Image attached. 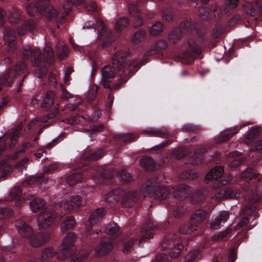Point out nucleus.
<instances>
[{
  "label": "nucleus",
  "instance_id": "29",
  "mask_svg": "<svg viewBox=\"0 0 262 262\" xmlns=\"http://www.w3.org/2000/svg\"><path fill=\"white\" fill-rule=\"evenodd\" d=\"M206 149L200 148L195 150L194 155L191 160V163L193 164H198L201 163L203 160V157L206 153Z\"/></svg>",
  "mask_w": 262,
  "mask_h": 262
},
{
  "label": "nucleus",
  "instance_id": "60",
  "mask_svg": "<svg viewBox=\"0 0 262 262\" xmlns=\"http://www.w3.org/2000/svg\"><path fill=\"white\" fill-rule=\"evenodd\" d=\"M21 193V189L19 187L14 188L10 193V196L8 198V200H11L15 199Z\"/></svg>",
  "mask_w": 262,
  "mask_h": 262
},
{
  "label": "nucleus",
  "instance_id": "57",
  "mask_svg": "<svg viewBox=\"0 0 262 262\" xmlns=\"http://www.w3.org/2000/svg\"><path fill=\"white\" fill-rule=\"evenodd\" d=\"M232 180V176L230 174H228L226 177H223L222 180L217 183V184L215 185H213V187L214 188H218L222 186H224L227 183H228Z\"/></svg>",
  "mask_w": 262,
  "mask_h": 262
},
{
  "label": "nucleus",
  "instance_id": "52",
  "mask_svg": "<svg viewBox=\"0 0 262 262\" xmlns=\"http://www.w3.org/2000/svg\"><path fill=\"white\" fill-rule=\"evenodd\" d=\"M226 191L225 194V198H237L239 195V193L238 190H234L231 188H227L225 189Z\"/></svg>",
  "mask_w": 262,
  "mask_h": 262
},
{
  "label": "nucleus",
  "instance_id": "34",
  "mask_svg": "<svg viewBox=\"0 0 262 262\" xmlns=\"http://www.w3.org/2000/svg\"><path fill=\"white\" fill-rule=\"evenodd\" d=\"M198 177V173L192 170H185L180 175V178L182 180H193L196 179Z\"/></svg>",
  "mask_w": 262,
  "mask_h": 262
},
{
  "label": "nucleus",
  "instance_id": "55",
  "mask_svg": "<svg viewBox=\"0 0 262 262\" xmlns=\"http://www.w3.org/2000/svg\"><path fill=\"white\" fill-rule=\"evenodd\" d=\"M243 10L250 16H254V9L251 3L248 2L245 3L243 5Z\"/></svg>",
  "mask_w": 262,
  "mask_h": 262
},
{
  "label": "nucleus",
  "instance_id": "37",
  "mask_svg": "<svg viewBox=\"0 0 262 262\" xmlns=\"http://www.w3.org/2000/svg\"><path fill=\"white\" fill-rule=\"evenodd\" d=\"M81 176L79 173H75L68 176L66 179V183L70 186L73 185L81 182Z\"/></svg>",
  "mask_w": 262,
  "mask_h": 262
},
{
  "label": "nucleus",
  "instance_id": "32",
  "mask_svg": "<svg viewBox=\"0 0 262 262\" xmlns=\"http://www.w3.org/2000/svg\"><path fill=\"white\" fill-rule=\"evenodd\" d=\"M164 30V25L162 23L158 21L154 24L151 27L149 31L150 35L158 36L161 34Z\"/></svg>",
  "mask_w": 262,
  "mask_h": 262
},
{
  "label": "nucleus",
  "instance_id": "44",
  "mask_svg": "<svg viewBox=\"0 0 262 262\" xmlns=\"http://www.w3.org/2000/svg\"><path fill=\"white\" fill-rule=\"evenodd\" d=\"M195 230V227L191 223L189 225H185L182 226L180 229V232L183 234H190L192 232Z\"/></svg>",
  "mask_w": 262,
  "mask_h": 262
},
{
  "label": "nucleus",
  "instance_id": "14",
  "mask_svg": "<svg viewBox=\"0 0 262 262\" xmlns=\"http://www.w3.org/2000/svg\"><path fill=\"white\" fill-rule=\"evenodd\" d=\"M240 127L236 126L225 129L218 137L216 142L221 143L229 140L234 135L237 133Z\"/></svg>",
  "mask_w": 262,
  "mask_h": 262
},
{
  "label": "nucleus",
  "instance_id": "10",
  "mask_svg": "<svg viewBox=\"0 0 262 262\" xmlns=\"http://www.w3.org/2000/svg\"><path fill=\"white\" fill-rule=\"evenodd\" d=\"M192 189L186 185L177 186L173 190V197L178 201H182L190 195Z\"/></svg>",
  "mask_w": 262,
  "mask_h": 262
},
{
  "label": "nucleus",
  "instance_id": "28",
  "mask_svg": "<svg viewBox=\"0 0 262 262\" xmlns=\"http://www.w3.org/2000/svg\"><path fill=\"white\" fill-rule=\"evenodd\" d=\"M31 209L33 212H36L45 206V201L40 198H35L30 203Z\"/></svg>",
  "mask_w": 262,
  "mask_h": 262
},
{
  "label": "nucleus",
  "instance_id": "1",
  "mask_svg": "<svg viewBox=\"0 0 262 262\" xmlns=\"http://www.w3.org/2000/svg\"><path fill=\"white\" fill-rule=\"evenodd\" d=\"M129 57V54L127 52H118L113 57V66H105L102 69L101 83L103 88H111V79L115 76L116 69L120 73V76H128L132 74L135 68L139 66V64L137 61H132L127 64Z\"/></svg>",
  "mask_w": 262,
  "mask_h": 262
},
{
  "label": "nucleus",
  "instance_id": "26",
  "mask_svg": "<svg viewBox=\"0 0 262 262\" xmlns=\"http://www.w3.org/2000/svg\"><path fill=\"white\" fill-rule=\"evenodd\" d=\"M206 215V212L204 210H200L196 211L191 216L190 221L191 223L195 227H197L198 225L204 220Z\"/></svg>",
  "mask_w": 262,
  "mask_h": 262
},
{
  "label": "nucleus",
  "instance_id": "41",
  "mask_svg": "<svg viewBox=\"0 0 262 262\" xmlns=\"http://www.w3.org/2000/svg\"><path fill=\"white\" fill-rule=\"evenodd\" d=\"M145 36V31L143 29H140L134 34L132 38V41L134 43H138L143 39Z\"/></svg>",
  "mask_w": 262,
  "mask_h": 262
},
{
  "label": "nucleus",
  "instance_id": "11",
  "mask_svg": "<svg viewBox=\"0 0 262 262\" xmlns=\"http://www.w3.org/2000/svg\"><path fill=\"white\" fill-rule=\"evenodd\" d=\"M15 225L18 233L21 236L28 238L32 235L33 232L32 228L24 221L20 220H17Z\"/></svg>",
  "mask_w": 262,
  "mask_h": 262
},
{
  "label": "nucleus",
  "instance_id": "38",
  "mask_svg": "<svg viewBox=\"0 0 262 262\" xmlns=\"http://www.w3.org/2000/svg\"><path fill=\"white\" fill-rule=\"evenodd\" d=\"M119 179L122 182L129 183L133 180V177L125 170H122L119 173Z\"/></svg>",
  "mask_w": 262,
  "mask_h": 262
},
{
  "label": "nucleus",
  "instance_id": "18",
  "mask_svg": "<svg viewBox=\"0 0 262 262\" xmlns=\"http://www.w3.org/2000/svg\"><path fill=\"white\" fill-rule=\"evenodd\" d=\"M105 215V210L100 208L94 210L91 214L89 221L91 225H95L99 222Z\"/></svg>",
  "mask_w": 262,
  "mask_h": 262
},
{
  "label": "nucleus",
  "instance_id": "39",
  "mask_svg": "<svg viewBox=\"0 0 262 262\" xmlns=\"http://www.w3.org/2000/svg\"><path fill=\"white\" fill-rule=\"evenodd\" d=\"M42 13H44L47 15L49 19H55L57 16L56 10L51 6L45 8L43 12L42 11Z\"/></svg>",
  "mask_w": 262,
  "mask_h": 262
},
{
  "label": "nucleus",
  "instance_id": "12",
  "mask_svg": "<svg viewBox=\"0 0 262 262\" xmlns=\"http://www.w3.org/2000/svg\"><path fill=\"white\" fill-rule=\"evenodd\" d=\"M229 216L230 214L228 211H222L220 214L210 223V227L214 230L220 228L228 221Z\"/></svg>",
  "mask_w": 262,
  "mask_h": 262
},
{
  "label": "nucleus",
  "instance_id": "24",
  "mask_svg": "<svg viewBox=\"0 0 262 262\" xmlns=\"http://www.w3.org/2000/svg\"><path fill=\"white\" fill-rule=\"evenodd\" d=\"M167 47V44L166 41L160 40L156 42L153 47V49L148 51L146 54V55H152L157 54L160 51L165 49Z\"/></svg>",
  "mask_w": 262,
  "mask_h": 262
},
{
  "label": "nucleus",
  "instance_id": "30",
  "mask_svg": "<svg viewBox=\"0 0 262 262\" xmlns=\"http://www.w3.org/2000/svg\"><path fill=\"white\" fill-rule=\"evenodd\" d=\"M129 24V20L127 17H121L116 22L115 30L117 32H120L125 29Z\"/></svg>",
  "mask_w": 262,
  "mask_h": 262
},
{
  "label": "nucleus",
  "instance_id": "22",
  "mask_svg": "<svg viewBox=\"0 0 262 262\" xmlns=\"http://www.w3.org/2000/svg\"><path fill=\"white\" fill-rule=\"evenodd\" d=\"M139 164L145 170L153 171L156 169L155 161L150 157H144L139 161Z\"/></svg>",
  "mask_w": 262,
  "mask_h": 262
},
{
  "label": "nucleus",
  "instance_id": "7",
  "mask_svg": "<svg viewBox=\"0 0 262 262\" xmlns=\"http://www.w3.org/2000/svg\"><path fill=\"white\" fill-rule=\"evenodd\" d=\"M55 220L56 216L54 213L45 209L38 215L36 221L38 228L40 229H43L51 226Z\"/></svg>",
  "mask_w": 262,
  "mask_h": 262
},
{
  "label": "nucleus",
  "instance_id": "63",
  "mask_svg": "<svg viewBox=\"0 0 262 262\" xmlns=\"http://www.w3.org/2000/svg\"><path fill=\"white\" fill-rule=\"evenodd\" d=\"M249 223V219L247 217H243L241 220L238 224L235 227L236 230H239L242 227H245Z\"/></svg>",
  "mask_w": 262,
  "mask_h": 262
},
{
  "label": "nucleus",
  "instance_id": "33",
  "mask_svg": "<svg viewBox=\"0 0 262 262\" xmlns=\"http://www.w3.org/2000/svg\"><path fill=\"white\" fill-rule=\"evenodd\" d=\"M75 223V221L73 216L66 217L61 226V231H66L67 230L72 228L74 226Z\"/></svg>",
  "mask_w": 262,
  "mask_h": 262
},
{
  "label": "nucleus",
  "instance_id": "19",
  "mask_svg": "<svg viewBox=\"0 0 262 262\" xmlns=\"http://www.w3.org/2000/svg\"><path fill=\"white\" fill-rule=\"evenodd\" d=\"M171 243L172 242H171ZM164 244L165 243H162V247L166 248ZM166 248H170L171 250V251L169 253V256L172 258H177L179 256L184 248V246L181 243L178 242L176 244L169 243L168 247Z\"/></svg>",
  "mask_w": 262,
  "mask_h": 262
},
{
  "label": "nucleus",
  "instance_id": "46",
  "mask_svg": "<svg viewBox=\"0 0 262 262\" xmlns=\"http://www.w3.org/2000/svg\"><path fill=\"white\" fill-rule=\"evenodd\" d=\"M134 138V136L132 134L116 135L114 136V139L122 142H130Z\"/></svg>",
  "mask_w": 262,
  "mask_h": 262
},
{
  "label": "nucleus",
  "instance_id": "61",
  "mask_svg": "<svg viewBox=\"0 0 262 262\" xmlns=\"http://www.w3.org/2000/svg\"><path fill=\"white\" fill-rule=\"evenodd\" d=\"M121 78H119L116 83L114 85H111V88H109L111 90H118L119 89L121 85L125 83L127 80L124 78V76H121Z\"/></svg>",
  "mask_w": 262,
  "mask_h": 262
},
{
  "label": "nucleus",
  "instance_id": "25",
  "mask_svg": "<svg viewBox=\"0 0 262 262\" xmlns=\"http://www.w3.org/2000/svg\"><path fill=\"white\" fill-rule=\"evenodd\" d=\"M55 94L53 91L48 92L45 95L41 106L43 108L48 109L52 105L55 98Z\"/></svg>",
  "mask_w": 262,
  "mask_h": 262
},
{
  "label": "nucleus",
  "instance_id": "54",
  "mask_svg": "<svg viewBox=\"0 0 262 262\" xmlns=\"http://www.w3.org/2000/svg\"><path fill=\"white\" fill-rule=\"evenodd\" d=\"M129 12L130 14L133 17H137L141 15V11L138 6L134 4H129L128 6Z\"/></svg>",
  "mask_w": 262,
  "mask_h": 262
},
{
  "label": "nucleus",
  "instance_id": "2",
  "mask_svg": "<svg viewBox=\"0 0 262 262\" xmlns=\"http://www.w3.org/2000/svg\"><path fill=\"white\" fill-rule=\"evenodd\" d=\"M141 191L144 197L147 195H154L155 198L159 200L166 199L170 194L169 188L160 186L158 179L157 178L147 181L143 184Z\"/></svg>",
  "mask_w": 262,
  "mask_h": 262
},
{
  "label": "nucleus",
  "instance_id": "3",
  "mask_svg": "<svg viewBox=\"0 0 262 262\" xmlns=\"http://www.w3.org/2000/svg\"><path fill=\"white\" fill-rule=\"evenodd\" d=\"M27 70V66L23 62L18 63L15 67L8 70L0 78V91L3 85L10 86L14 78L18 75L25 74Z\"/></svg>",
  "mask_w": 262,
  "mask_h": 262
},
{
  "label": "nucleus",
  "instance_id": "9",
  "mask_svg": "<svg viewBox=\"0 0 262 262\" xmlns=\"http://www.w3.org/2000/svg\"><path fill=\"white\" fill-rule=\"evenodd\" d=\"M51 235L48 232L38 233L35 235H31L29 239L30 244L33 247H38L47 242L50 238Z\"/></svg>",
  "mask_w": 262,
  "mask_h": 262
},
{
  "label": "nucleus",
  "instance_id": "48",
  "mask_svg": "<svg viewBox=\"0 0 262 262\" xmlns=\"http://www.w3.org/2000/svg\"><path fill=\"white\" fill-rule=\"evenodd\" d=\"M200 258L201 256L199 250L190 252L186 255L185 262H193L194 260Z\"/></svg>",
  "mask_w": 262,
  "mask_h": 262
},
{
  "label": "nucleus",
  "instance_id": "8",
  "mask_svg": "<svg viewBox=\"0 0 262 262\" xmlns=\"http://www.w3.org/2000/svg\"><path fill=\"white\" fill-rule=\"evenodd\" d=\"M75 241L76 235L74 233H69L63 238L61 244V250L66 257L70 254V251H73Z\"/></svg>",
  "mask_w": 262,
  "mask_h": 262
},
{
  "label": "nucleus",
  "instance_id": "47",
  "mask_svg": "<svg viewBox=\"0 0 262 262\" xmlns=\"http://www.w3.org/2000/svg\"><path fill=\"white\" fill-rule=\"evenodd\" d=\"M57 53L60 59L66 56L68 54V48L63 43H59L57 46Z\"/></svg>",
  "mask_w": 262,
  "mask_h": 262
},
{
  "label": "nucleus",
  "instance_id": "64",
  "mask_svg": "<svg viewBox=\"0 0 262 262\" xmlns=\"http://www.w3.org/2000/svg\"><path fill=\"white\" fill-rule=\"evenodd\" d=\"M134 242L133 240H130L124 245L122 250L123 253H128L132 251Z\"/></svg>",
  "mask_w": 262,
  "mask_h": 262
},
{
  "label": "nucleus",
  "instance_id": "6",
  "mask_svg": "<svg viewBox=\"0 0 262 262\" xmlns=\"http://www.w3.org/2000/svg\"><path fill=\"white\" fill-rule=\"evenodd\" d=\"M188 43L190 50L185 51L182 56V62L185 64H190L202 52L201 48L195 40L190 39Z\"/></svg>",
  "mask_w": 262,
  "mask_h": 262
},
{
  "label": "nucleus",
  "instance_id": "62",
  "mask_svg": "<svg viewBox=\"0 0 262 262\" xmlns=\"http://www.w3.org/2000/svg\"><path fill=\"white\" fill-rule=\"evenodd\" d=\"M121 78H119L116 83L114 85H111V88H109L111 90H118L119 89L121 85L125 83L127 80L124 78V76H121Z\"/></svg>",
  "mask_w": 262,
  "mask_h": 262
},
{
  "label": "nucleus",
  "instance_id": "50",
  "mask_svg": "<svg viewBox=\"0 0 262 262\" xmlns=\"http://www.w3.org/2000/svg\"><path fill=\"white\" fill-rule=\"evenodd\" d=\"M13 214V210L9 208H0V219H6Z\"/></svg>",
  "mask_w": 262,
  "mask_h": 262
},
{
  "label": "nucleus",
  "instance_id": "35",
  "mask_svg": "<svg viewBox=\"0 0 262 262\" xmlns=\"http://www.w3.org/2000/svg\"><path fill=\"white\" fill-rule=\"evenodd\" d=\"M88 255L86 252L81 251L76 254L74 256H71L70 262H82L84 260Z\"/></svg>",
  "mask_w": 262,
  "mask_h": 262
},
{
  "label": "nucleus",
  "instance_id": "51",
  "mask_svg": "<svg viewBox=\"0 0 262 262\" xmlns=\"http://www.w3.org/2000/svg\"><path fill=\"white\" fill-rule=\"evenodd\" d=\"M26 11L30 16H35L38 11L42 13V10H39L38 6H35L34 4L28 5L26 7Z\"/></svg>",
  "mask_w": 262,
  "mask_h": 262
},
{
  "label": "nucleus",
  "instance_id": "21",
  "mask_svg": "<svg viewBox=\"0 0 262 262\" xmlns=\"http://www.w3.org/2000/svg\"><path fill=\"white\" fill-rule=\"evenodd\" d=\"M224 172L223 167L217 166L212 168L206 176V179L208 180H219Z\"/></svg>",
  "mask_w": 262,
  "mask_h": 262
},
{
  "label": "nucleus",
  "instance_id": "5",
  "mask_svg": "<svg viewBox=\"0 0 262 262\" xmlns=\"http://www.w3.org/2000/svg\"><path fill=\"white\" fill-rule=\"evenodd\" d=\"M194 28L190 20L185 19L180 24V27L173 29L169 34L168 39L173 43H177L182 38L183 31L191 33Z\"/></svg>",
  "mask_w": 262,
  "mask_h": 262
},
{
  "label": "nucleus",
  "instance_id": "43",
  "mask_svg": "<svg viewBox=\"0 0 262 262\" xmlns=\"http://www.w3.org/2000/svg\"><path fill=\"white\" fill-rule=\"evenodd\" d=\"M43 56L45 60L47 62L52 61L54 59L53 50L49 45H46L45 48Z\"/></svg>",
  "mask_w": 262,
  "mask_h": 262
},
{
  "label": "nucleus",
  "instance_id": "16",
  "mask_svg": "<svg viewBox=\"0 0 262 262\" xmlns=\"http://www.w3.org/2000/svg\"><path fill=\"white\" fill-rule=\"evenodd\" d=\"M82 204V199L78 195L72 196L69 200L66 201L64 207L68 210H71L79 207Z\"/></svg>",
  "mask_w": 262,
  "mask_h": 262
},
{
  "label": "nucleus",
  "instance_id": "13",
  "mask_svg": "<svg viewBox=\"0 0 262 262\" xmlns=\"http://www.w3.org/2000/svg\"><path fill=\"white\" fill-rule=\"evenodd\" d=\"M4 39L5 45L9 48V51L12 52L14 51L16 48V35L15 32L11 29H7Z\"/></svg>",
  "mask_w": 262,
  "mask_h": 262
},
{
  "label": "nucleus",
  "instance_id": "49",
  "mask_svg": "<svg viewBox=\"0 0 262 262\" xmlns=\"http://www.w3.org/2000/svg\"><path fill=\"white\" fill-rule=\"evenodd\" d=\"M119 230V227L117 224L111 223L107 224L104 229L105 233L108 234H112L116 233Z\"/></svg>",
  "mask_w": 262,
  "mask_h": 262
},
{
  "label": "nucleus",
  "instance_id": "31",
  "mask_svg": "<svg viewBox=\"0 0 262 262\" xmlns=\"http://www.w3.org/2000/svg\"><path fill=\"white\" fill-rule=\"evenodd\" d=\"M102 150L97 151H92L87 150L84 152L83 155V158L87 160H96L100 158L102 155Z\"/></svg>",
  "mask_w": 262,
  "mask_h": 262
},
{
  "label": "nucleus",
  "instance_id": "53",
  "mask_svg": "<svg viewBox=\"0 0 262 262\" xmlns=\"http://www.w3.org/2000/svg\"><path fill=\"white\" fill-rule=\"evenodd\" d=\"M98 92V87L96 85H92L91 86L87 99L89 102H92L95 98Z\"/></svg>",
  "mask_w": 262,
  "mask_h": 262
},
{
  "label": "nucleus",
  "instance_id": "36",
  "mask_svg": "<svg viewBox=\"0 0 262 262\" xmlns=\"http://www.w3.org/2000/svg\"><path fill=\"white\" fill-rule=\"evenodd\" d=\"M258 173L256 171L252 168H247L242 174V178L243 179H249V180L252 179H255L257 177Z\"/></svg>",
  "mask_w": 262,
  "mask_h": 262
},
{
  "label": "nucleus",
  "instance_id": "58",
  "mask_svg": "<svg viewBox=\"0 0 262 262\" xmlns=\"http://www.w3.org/2000/svg\"><path fill=\"white\" fill-rule=\"evenodd\" d=\"M34 53V49H32L29 46H26L23 49V57L24 58L28 59L33 55Z\"/></svg>",
  "mask_w": 262,
  "mask_h": 262
},
{
  "label": "nucleus",
  "instance_id": "23",
  "mask_svg": "<svg viewBox=\"0 0 262 262\" xmlns=\"http://www.w3.org/2000/svg\"><path fill=\"white\" fill-rule=\"evenodd\" d=\"M241 155L238 151H234L229 154L227 158V162L231 167H236L242 163L241 159L239 157Z\"/></svg>",
  "mask_w": 262,
  "mask_h": 262
},
{
  "label": "nucleus",
  "instance_id": "40",
  "mask_svg": "<svg viewBox=\"0 0 262 262\" xmlns=\"http://www.w3.org/2000/svg\"><path fill=\"white\" fill-rule=\"evenodd\" d=\"M32 56V63L33 66H39L41 62V52L39 49H34V53Z\"/></svg>",
  "mask_w": 262,
  "mask_h": 262
},
{
  "label": "nucleus",
  "instance_id": "56",
  "mask_svg": "<svg viewBox=\"0 0 262 262\" xmlns=\"http://www.w3.org/2000/svg\"><path fill=\"white\" fill-rule=\"evenodd\" d=\"M183 131L186 132H195L201 129V127L199 125H195L192 124H185L182 128Z\"/></svg>",
  "mask_w": 262,
  "mask_h": 262
},
{
  "label": "nucleus",
  "instance_id": "59",
  "mask_svg": "<svg viewBox=\"0 0 262 262\" xmlns=\"http://www.w3.org/2000/svg\"><path fill=\"white\" fill-rule=\"evenodd\" d=\"M29 159L27 158H24L23 160L18 162L15 166V168L19 171H22L24 169L26 168L27 163Z\"/></svg>",
  "mask_w": 262,
  "mask_h": 262
},
{
  "label": "nucleus",
  "instance_id": "20",
  "mask_svg": "<svg viewBox=\"0 0 262 262\" xmlns=\"http://www.w3.org/2000/svg\"><path fill=\"white\" fill-rule=\"evenodd\" d=\"M157 227V224L154 222H149L145 224V228L147 231L142 235L139 240V245H140L142 242H146L147 240L152 238L153 234L148 230H154Z\"/></svg>",
  "mask_w": 262,
  "mask_h": 262
},
{
  "label": "nucleus",
  "instance_id": "42",
  "mask_svg": "<svg viewBox=\"0 0 262 262\" xmlns=\"http://www.w3.org/2000/svg\"><path fill=\"white\" fill-rule=\"evenodd\" d=\"M56 255V252L52 248H46L43 249L41 254L42 259L48 260Z\"/></svg>",
  "mask_w": 262,
  "mask_h": 262
},
{
  "label": "nucleus",
  "instance_id": "17",
  "mask_svg": "<svg viewBox=\"0 0 262 262\" xmlns=\"http://www.w3.org/2000/svg\"><path fill=\"white\" fill-rule=\"evenodd\" d=\"M113 245L110 242H102L95 249V254L99 257L105 255L113 249Z\"/></svg>",
  "mask_w": 262,
  "mask_h": 262
},
{
  "label": "nucleus",
  "instance_id": "15",
  "mask_svg": "<svg viewBox=\"0 0 262 262\" xmlns=\"http://www.w3.org/2000/svg\"><path fill=\"white\" fill-rule=\"evenodd\" d=\"M142 133L149 136L158 137L165 138L167 137L169 133L168 130L165 128L156 129L152 127H149L143 130Z\"/></svg>",
  "mask_w": 262,
  "mask_h": 262
},
{
  "label": "nucleus",
  "instance_id": "45",
  "mask_svg": "<svg viewBox=\"0 0 262 262\" xmlns=\"http://www.w3.org/2000/svg\"><path fill=\"white\" fill-rule=\"evenodd\" d=\"M232 230L231 228H227L225 230L214 234L212 238L214 241H220L229 234Z\"/></svg>",
  "mask_w": 262,
  "mask_h": 262
},
{
  "label": "nucleus",
  "instance_id": "4",
  "mask_svg": "<svg viewBox=\"0 0 262 262\" xmlns=\"http://www.w3.org/2000/svg\"><path fill=\"white\" fill-rule=\"evenodd\" d=\"M115 196H118L121 199V204L123 207L128 208L134 204L137 199V193L134 191L125 192L122 189H118L111 192L108 194H105L104 199L106 201H110V198Z\"/></svg>",
  "mask_w": 262,
  "mask_h": 262
},
{
  "label": "nucleus",
  "instance_id": "27",
  "mask_svg": "<svg viewBox=\"0 0 262 262\" xmlns=\"http://www.w3.org/2000/svg\"><path fill=\"white\" fill-rule=\"evenodd\" d=\"M260 129L258 127H253L249 130L246 136L244 142L247 144H249L252 141L257 138L260 134Z\"/></svg>",
  "mask_w": 262,
  "mask_h": 262
}]
</instances>
